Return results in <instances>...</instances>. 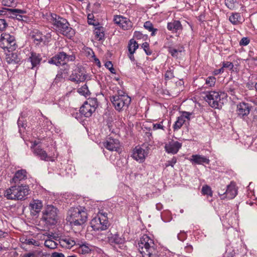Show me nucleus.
Listing matches in <instances>:
<instances>
[{"instance_id":"f257e3e1","label":"nucleus","mask_w":257,"mask_h":257,"mask_svg":"<svg viewBox=\"0 0 257 257\" xmlns=\"http://www.w3.org/2000/svg\"><path fill=\"white\" fill-rule=\"evenodd\" d=\"M67 220L72 226H81L87 220V214L85 207L78 206L71 207L67 213Z\"/></svg>"},{"instance_id":"f03ea898","label":"nucleus","mask_w":257,"mask_h":257,"mask_svg":"<svg viewBox=\"0 0 257 257\" xmlns=\"http://www.w3.org/2000/svg\"><path fill=\"white\" fill-rule=\"evenodd\" d=\"M139 249L143 257H158V251L154 241L147 235H144L138 243Z\"/></svg>"},{"instance_id":"7ed1b4c3","label":"nucleus","mask_w":257,"mask_h":257,"mask_svg":"<svg viewBox=\"0 0 257 257\" xmlns=\"http://www.w3.org/2000/svg\"><path fill=\"white\" fill-rule=\"evenodd\" d=\"M30 191L28 185H15L7 189L4 195L9 200H22L26 199Z\"/></svg>"},{"instance_id":"20e7f679","label":"nucleus","mask_w":257,"mask_h":257,"mask_svg":"<svg viewBox=\"0 0 257 257\" xmlns=\"http://www.w3.org/2000/svg\"><path fill=\"white\" fill-rule=\"evenodd\" d=\"M52 16V24L56 30L67 37H71L74 34V30L69 26L67 21L61 17L54 15Z\"/></svg>"},{"instance_id":"39448f33","label":"nucleus","mask_w":257,"mask_h":257,"mask_svg":"<svg viewBox=\"0 0 257 257\" xmlns=\"http://www.w3.org/2000/svg\"><path fill=\"white\" fill-rule=\"evenodd\" d=\"M110 100L115 109L118 111H120L128 107L131 103V99L127 95L122 94L118 92V95L110 97Z\"/></svg>"},{"instance_id":"423d86ee","label":"nucleus","mask_w":257,"mask_h":257,"mask_svg":"<svg viewBox=\"0 0 257 257\" xmlns=\"http://www.w3.org/2000/svg\"><path fill=\"white\" fill-rule=\"evenodd\" d=\"M58 210L52 205H47L43 211L42 219L50 225L55 224L58 220Z\"/></svg>"},{"instance_id":"0eeeda50","label":"nucleus","mask_w":257,"mask_h":257,"mask_svg":"<svg viewBox=\"0 0 257 257\" xmlns=\"http://www.w3.org/2000/svg\"><path fill=\"white\" fill-rule=\"evenodd\" d=\"M222 93L211 91L207 93L206 101L208 104L214 108H219L222 107V102H221V95ZM223 94H224L223 93Z\"/></svg>"},{"instance_id":"6e6552de","label":"nucleus","mask_w":257,"mask_h":257,"mask_svg":"<svg viewBox=\"0 0 257 257\" xmlns=\"http://www.w3.org/2000/svg\"><path fill=\"white\" fill-rule=\"evenodd\" d=\"M86 78L87 75L84 68L81 65H77L73 69L69 80L76 83H79L84 82Z\"/></svg>"},{"instance_id":"1a4fd4ad","label":"nucleus","mask_w":257,"mask_h":257,"mask_svg":"<svg viewBox=\"0 0 257 257\" xmlns=\"http://www.w3.org/2000/svg\"><path fill=\"white\" fill-rule=\"evenodd\" d=\"M0 47L12 51L16 49V40L13 35L8 33H3L1 36Z\"/></svg>"},{"instance_id":"9d476101","label":"nucleus","mask_w":257,"mask_h":257,"mask_svg":"<svg viewBox=\"0 0 257 257\" xmlns=\"http://www.w3.org/2000/svg\"><path fill=\"white\" fill-rule=\"evenodd\" d=\"M75 59L74 55H68L64 52H61L51 58L49 60V63L58 66L65 64L67 61H73Z\"/></svg>"},{"instance_id":"9b49d317","label":"nucleus","mask_w":257,"mask_h":257,"mask_svg":"<svg viewBox=\"0 0 257 257\" xmlns=\"http://www.w3.org/2000/svg\"><path fill=\"white\" fill-rule=\"evenodd\" d=\"M96 99H88L80 108V112L85 117L91 116L92 113L95 112L96 107Z\"/></svg>"},{"instance_id":"f8f14e48","label":"nucleus","mask_w":257,"mask_h":257,"mask_svg":"<svg viewBox=\"0 0 257 257\" xmlns=\"http://www.w3.org/2000/svg\"><path fill=\"white\" fill-rule=\"evenodd\" d=\"M33 149L34 153L40 158L41 160L45 161L52 162L54 161V157L51 156L50 155H48L40 146H37V144L36 143L34 144Z\"/></svg>"},{"instance_id":"ddd939ff","label":"nucleus","mask_w":257,"mask_h":257,"mask_svg":"<svg viewBox=\"0 0 257 257\" xmlns=\"http://www.w3.org/2000/svg\"><path fill=\"white\" fill-rule=\"evenodd\" d=\"M97 217L99 220L100 225L97 226V230H106L109 225L107 218V213L99 211L97 213Z\"/></svg>"},{"instance_id":"4468645a","label":"nucleus","mask_w":257,"mask_h":257,"mask_svg":"<svg viewBox=\"0 0 257 257\" xmlns=\"http://www.w3.org/2000/svg\"><path fill=\"white\" fill-rule=\"evenodd\" d=\"M43 207L42 202L38 199H33L29 204L31 213L33 216L37 215Z\"/></svg>"},{"instance_id":"2eb2a0df","label":"nucleus","mask_w":257,"mask_h":257,"mask_svg":"<svg viewBox=\"0 0 257 257\" xmlns=\"http://www.w3.org/2000/svg\"><path fill=\"white\" fill-rule=\"evenodd\" d=\"M103 146L109 151H117L119 148V142L117 139L108 138L103 143Z\"/></svg>"},{"instance_id":"dca6fc26","label":"nucleus","mask_w":257,"mask_h":257,"mask_svg":"<svg viewBox=\"0 0 257 257\" xmlns=\"http://www.w3.org/2000/svg\"><path fill=\"white\" fill-rule=\"evenodd\" d=\"M181 147V143L172 140L165 145V149L167 153L175 154L178 152Z\"/></svg>"},{"instance_id":"f3484780","label":"nucleus","mask_w":257,"mask_h":257,"mask_svg":"<svg viewBox=\"0 0 257 257\" xmlns=\"http://www.w3.org/2000/svg\"><path fill=\"white\" fill-rule=\"evenodd\" d=\"M250 107L248 103L241 102L237 105L236 113L238 116L242 117L247 115L250 112Z\"/></svg>"},{"instance_id":"a211bd4d","label":"nucleus","mask_w":257,"mask_h":257,"mask_svg":"<svg viewBox=\"0 0 257 257\" xmlns=\"http://www.w3.org/2000/svg\"><path fill=\"white\" fill-rule=\"evenodd\" d=\"M147 155V153L139 146L136 147L132 155L133 158L137 161L143 162Z\"/></svg>"},{"instance_id":"6ab92c4d","label":"nucleus","mask_w":257,"mask_h":257,"mask_svg":"<svg viewBox=\"0 0 257 257\" xmlns=\"http://www.w3.org/2000/svg\"><path fill=\"white\" fill-rule=\"evenodd\" d=\"M237 189L235 187V183L231 182V183L227 186V189L225 192L223 191L219 192L220 195H224L225 194V197L231 199L234 198L237 195Z\"/></svg>"},{"instance_id":"aec40b11","label":"nucleus","mask_w":257,"mask_h":257,"mask_svg":"<svg viewBox=\"0 0 257 257\" xmlns=\"http://www.w3.org/2000/svg\"><path fill=\"white\" fill-rule=\"evenodd\" d=\"M191 114V113L188 112H183L182 114L178 117L177 121L174 124L173 127L174 130L180 128L186 120H189Z\"/></svg>"},{"instance_id":"412c9836","label":"nucleus","mask_w":257,"mask_h":257,"mask_svg":"<svg viewBox=\"0 0 257 257\" xmlns=\"http://www.w3.org/2000/svg\"><path fill=\"white\" fill-rule=\"evenodd\" d=\"M27 178V172L25 170H20L17 171L14 177L12 179V181L15 183H17L21 181L25 180Z\"/></svg>"},{"instance_id":"4be33fe9","label":"nucleus","mask_w":257,"mask_h":257,"mask_svg":"<svg viewBox=\"0 0 257 257\" xmlns=\"http://www.w3.org/2000/svg\"><path fill=\"white\" fill-rule=\"evenodd\" d=\"M167 28L170 31L177 33L179 31H182L183 27L180 21L175 20L168 23Z\"/></svg>"},{"instance_id":"5701e85b","label":"nucleus","mask_w":257,"mask_h":257,"mask_svg":"<svg viewBox=\"0 0 257 257\" xmlns=\"http://www.w3.org/2000/svg\"><path fill=\"white\" fill-rule=\"evenodd\" d=\"M191 161L194 162L196 164L199 165L203 164V163L207 164L209 163V160L208 159L199 155H192Z\"/></svg>"},{"instance_id":"b1692460","label":"nucleus","mask_w":257,"mask_h":257,"mask_svg":"<svg viewBox=\"0 0 257 257\" xmlns=\"http://www.w3.org/2000/svg\"><path fill=\"white\" fill-rule=\"evenodd\" d=\"M41 59L42 58L40 54L33 52H31V56L29 58V60L31 62V64L32 65V68H33L39 64Z\"/></svg>"},{"instance_id":"393cba45","label":"nucleus","mask_w":257,"mask_h":257,"mask_svg":"<svg viewBox=\"0 0 257 257\" xmlns=\"http://www.w3.org/2000/svg\"><path fill=\"white\" fill-rule=\"evenodd\" d=\"M31 36L37 45L40 44L43 40V34L38 30L33 31L31 34Z\"/></svg>"},{"instance_id":"a878e982","label":"nucleus","mask_w":257,"mask_h":257,"mask_svg":"<svg viewBox=\"0 0 257 257\" xmlns=\"http://www.w3.org/2000/svg\"><path fill=\"white\" fill-rule=\"evenodd\" d=\"M109 241L111 243H114L115 244H122L124 242V240L123 238L119 236V234L115 233L112 235L110 237H108Z\"/></svg>"},{"instance_id":"bb28decb","label":"nucleus","mask_w":257,"mask_h":257,"mask_svg":"<svg viewBox=\"0 0 257 257\" xmlns=\"http://www.w3.org/2000/svg\"><path fill=\"white\" fill-rule=\"evenodd\" d=\"M168 48L169 52L171 54V56L174 57H177L178 53L184 51V47L182 46L178 47L177 49L170 46Z\"/></svg>"},{"instance_id":"cd10ccee","label":"nucleus","mask_w":257,"mask_h":257,"mask_svg":"<svg viewBox=\"0 0 257 257\" xmlns=\"http://www.w3.org/2000/svg\"><path fill=\"white\" fill-rule=\"evenodd\" d=\"M230 22L233 25H237L241 23V17L238 13L232 14L229 19Z\"/></svg>"},{"instance_id":"c85d7f7f","label":"nucleus","mask_w":257,"mask_h":257,"mask_svg":"<svg viewBox=\"0 0 257 257\" xmlns=\"http://www.w3.org/2000/svg\"><path fill=\"white\" fill-rule=\"evenodd\" d=\"M105 28L100 26L99 23H97V39L98 40H103L105 39Z\"/></svg>"},{"instance_id":"c756f323","label":"nucleus","mask_w":257,"mask_h":257,"mask_svg":"<svg viewBox=\"0 0 257 257\" xmlns=\"http://www.w3.org/2000/svg\"><path fill=\"white\" fill-rule=\"evenodd\" d=\"M9 11L11 12L13 15L16 16L17 19L19 21L23 20V16L20 14H25L26 13L25 11L20 9H9Z\"/></svg>"},{"instance_id":"7c9ffc66","label":"nucleus","mask_w":257,"mask_h":257,"mask_svg":"<svg viewBox=\"0 0 257 257\" xmlns=\"http://www.w3.org/2000/svg\"><path fill=\"white\" fill-rule=\"evenodd\" d=\"M85 55L90 59L91 61H96V58L95 55V53L93 51L89 48H86L84 50Z\"/></svg>"},{"instance_id":"2f4dec72","label":"nucleus","mask_w":257,"mask_h":257,"mask_svg":"<svg viewBox=\"0 0 257 257\" xmlns=\"http://www.w3.org/2000/svg\"><path fill=\"white\" fill-rule=\"evenodd\" d=\"M138 43L133 39L130 41L128 49L130 53H134L136 50L138 48Z\"/></svg>"},{"instance_id":"473e14b6","label":"nucleus","mask_w":257,"mask_h":257,"mask_svg":"<svg viewBox=\"0 0 257 257\" xmlns=\"http://www.w3.org/2000/svg\"><path fill=\"white\" fill-rule=\"evenodd\" d=\"M144 26L146 29L149 30L150 32H152V36L155 35V32L157 31V29L154 28L152 23L150 21L145 22Z\"/></svg>"},{"instance_id":"72a5a7b5","label":"nucleus","mask_w":257,"mask_h":257,"mask_svg":"<svg viewBox=\"0 0 257 257\" xmlns=\"http://www.w3.org/2000/svg\"><path fill=\"white\" fill-rule=\"evenodd\" d=\"M77 91L79 94L85 97H87L89 95V91L88 90L87 86L86 84L78 88Z\"/></svg>"},{"instance_id":"f704fd0d","label":"nucleus","mask_w":257,"mask_h":257,"mask_svg":"<svg viewBox=\"0 0 257 257\" xmlns=\"http://www.w3.org/2000/svg\"><path fill=\"white\" fill-rule=\"evenodd\" d=\"M44 244L46 247L50 249H55L57 246V243L52 239L46 240Z\"/></svg>"},{"instance_id":"c9c22d12","label":"nucleus","mask_w":257,"mask_h":257,"mask_svg":"<svg viewBox=\"0 0 257 257\" xmlns=\"http://www.w3.org/2000/svg\"><path fill=\"white\" fill-rule=\"evenodd\" d=\"M126 18L120 16H115L113 18V21L115 24L121 27L122 24L124 23V20H126Z\"/></svg>"},{"instance_id":"e433bc0d","label":"nucleus","mask_w":257,"mask_h":257,"mask_svg":"<svg viewBox=\"0 0 257 257\" xmlns=\"http://www.w3.org/2000/svg\"><path fill=\"white\" fill-rule=\"evenodd\" d=\"M93 14H89L87 16V22L89 25H93L94 27V29L96 30V20Z\"/></svg>"},{"instance_id":"4c0bfd02","label":"nucleus","mask_w":257,"mask_h":257,"mask_svg":"<svg viewBox=\"0 0 257 257\" xmlns=\"http://www.w3.org/2000/svg\"><path fill=\"white\" fill-rule=\"evenodd\" d=\"M124 23H123V24H122L120 27L124 30H127L131 29L133 27L132 23L130 21V20H128L127 18L126 19V20H124Z\"/></svg>"},{"instance_id":"58836bf2","label":"nucleus","mask_w":257,"mask_h":257,"mask_svg":"<svg viewBox=\"0 0 257 257\" xmlns=\"http://www.w3.org/2000/svg\"><path fill=\"white\" fill-rule=\"evenodd\" d=\"M202 193L204 195H207L210 196L212 195V192L211 188L207 185H204L202 187Z\"/></svg>"},{"instance_id":"ea45409f","label":"nucleus","mask_w":257,"mask_h":257,"mask_svg":"<svg viewBox=\"0 0 257 257\" xmlns=\"http://www.w3.org/2000/svg\"><path fill=\"white\" fill-rule=\"evenodd\" d=\"M24 239V241H22V242L24 243H25L26 244H29V245H31V244H32V245H34L35 246H39V242L38 241H36L33 239H24L23 238V240Z\"/></svg>"},{"instance_id":"a19ab883","label":"nucleus","mask_w":257,"mask_h":257,"mask_svg":"<svg viewBox=\"0 0 257 257\" xmlns=\"http://www.w3.org/2000/svg\"><path fill=\"white\" fill-rule=\"evenodd\" d=\"M225 6L230 10H233L235 8V0H225Z\"/></svg>"},{"instance_id":"79ce46f5","label":"nucleus","mask_w":257,"mask_h":257,"mask_svg":"<svg viewBox=\"0 0 257 257\" xmlns=\"http://www.w3.org/2000/svg\"><path fill=\"white\" fill-rule=\"evenodd\" d=\"M216 82V78L213 76H210L207 78L206 84L211 87L214 85Z\"/></svg>"},{"instance_id":"37998d69","label":"nucleus","mask_w":257,"mask_h":257,"mask_svg":"<svg viewBox=\"0 0 257 257\" xmlns=\"http://www.w3.org/2000/svg\"><path fill=\"white\" fill-rule=\"evenodd\" d=\"M174 77V73L173 70H171V69H169V70H168L165 74V78L166 80L171 79Z\"/></svg>"},{"instance_id":"c03bdc74","label":"nucleus","mask_w":257,"mask_h":257,"mask_svg":"<svg viewBox=\"0 0 257 257\" xmlns=\"http://www.w3.org/2000/svg\"><path fill=\"white\" fill-rule=\"evenodd\" d=\"M142 47L144 49L147 55H150L152 54V51L149 50V45L148 43H144L142 44Z\"/></svg>"},{"instance_id":"a18cd8bd","label":"nucleus","mask_w":257,"mask_h":257,"mask_svg":"<svg viewBox=\"0 0 257 257\" xmlns=\"http://www.w3.org/2000/svg\"><path fill=\"white\" fill-rule=\"evenodd\" d=\"M105 66L112 73H115V69L113 68L111 61H107L105 64Z\"/></svg>"},{"instance_id":"49530a36","label":"nucleus","mask_w":257,"mask_h":257,"mask_svg":"<svg viewBox=\"0 0 257 257\" xmlns=\"http://www.w3.org/2000/svg\"><path fill=\"white\" fill-rule=\"evenodd\" d=\"M163 121L160 122L159 123H154L153 124V130H157L158 129H161L163 130H164V126L163 125Z\"/></svg>"},{"instance_id":"de8ad7c7","label":"nucleus","mask_w":257,"mask_h":257,"mask_svg":"<svg viewBox=\"0 0 257 257\" xmlns=\"http://www.w3.org/2000/svg\"><path fill=\"white\" fill-rule=\"evenodd\" d=\"M3 5L8 7H13L14 5V0H3Z\"/></svg>"},{"instance_id":"09e8293b","label":"nucleus","mask_w":257,"mask_h":257,"mask_svg":"<svg viewBox=\"0 0 257 257\" xmlns=\"http://www.w3.org/2000/svg\"><path fill=\"white\" fill-rule=\"evenodd\" d=\"M64 241L69 246H73L76 244L75 240L72 238H65L64 239Z\"/></svg>"},{"instance_id":"8fccbe9b","label":"nucleus","mask_w":257,"mask_h":257,"mask_svg":"<svg viewBox=\"0 0 257 257\" xmlns=\"http://www.w3.org/2000/svg\"><path fill=\"white\" fill-rule=\"evenodd\" d=\"M7 26V24L6 20L4 19H0V31H4Z\"/></svg>"},{"instance_id":"3c124183","label":"nucleus","mask_w":257,"mask_h":257,"mask_svg":"<svg viewBox=\"0 0 257 257\" xmlns=\"http://www.w3.org/2000/svg\"><path fill=\"white\" fill-rule=\"evenodd\" d=\"M96 220L95 219V217H94L90 222V225L89 226V228L91 229V230H94V231L95 230V229L96 228Z\"/></svg>"},{"instance_id":"603ef678","label":"nucleus","mask_w":257,"mask_h":257,"mask_svg":"<svg viewBox=\"0 0 257 257\" xmlns=\"http://www.w3.org/2000/svg\"><path fill=\"white\" fill-rule=\"evenodd\" d=\"M51 38V35L50 34V33H47L46 35L43 36V40L42 42L44 44L46 43H48L50 41Z\"/></svg>"},{"instance_id":"864d4df0","label":"nucleus","mask_w":257,"mask_h":257,"mask_svg":"<svg viewBox=\"0 0 257 257\" xmlns=\"http://www.w3.org/2000/svg\"><path fill=\"white\" fill-rule=\"evenodd\" d=\"M249 43V40L247 38L244 37L241 39V40H240V41L239 42V44L240 45L246 46L247 44H248Z\"/></svg>"},{"instance_id":"5fc2aeb1","label":"nucleus","mask_w":257,"mask_h":257,"mask_svg":"<svg viewBox=\"0 0 257 257\" xmlns=\"http://www.w3.org/2000/svg\"><path fill=\"white\" fill-rule=\"evenodd\" d=\"M233 67L232 63L230 62H224L223 63V68H228L230 69H232Z\"/></svg>"},{"instance_id":"6e6d98bb","label":"nucleus","mask_w":257,"mask_h":257,"mask_svg":"<svg viewBox=\"0 0 257 257\" xmlns=\"http://www.w3.org/2000/svg\"><path fill=\"white\" fill-rule=\"evenodd\" d=\"M177 160L175 158H173L171 161H169L168 162V164L166 165V167L169 166H171L172 167L174 166V165L176 163Z\"/></svg>"},{"instance_id":"4d7b16f0","label":"nucleus","mask_w":257,"mask_h":257,"mask_svg":"<svg viewBox=\"0 0 257 257\" xmlns=\"http://www.w3.org/2000/svg\"><path fill=\"white\" fill-rule=\"evenodd\" d=\"M66 73H67V72H66V73H62V72H60V73H59L57 75V76H56V78H64L65 76H66Z\"/></svg>"},{"instance_id":"13d9d810","label":"nucleus","mask_w":257,"mask_h":257,"mask_svg":"<svg viewBox=\"0 0 257 257\" xmlns=\"http://www.w3.org/2000/svg\"><path fill=\"white\" fill-rule=\"evenodd\" d=\"M234 253L233 252H226L223 257H234Z\"/></svg>"},{"instance_id":"bf43d9fd","label":"nucleus","mask_w":257,"mask_h":257,"mask_svg":"<svg viewBox=\"0 0 257 257\" xmlns=\"http://www.w3.org/2000/svg\"><path fill=\"white\" fill-rule=\"evenodd\" d=\"M53 257H65L64 255L62 253L55 252L53 254Z\"/></svg>"},{"instance_id":"052dcab7","label":"nucleus","mask_w":257,"mask_h":257,"mask_svg":"<svg viewBox=\"0 0 257 257\" xmlns=\"http://www.w3.org/2000/svg\"><path fill=\"white\" fill-rule=\"evenodd\" d=\"M156 206L157 209L158 210H161L163 208V205L160 203H157Z\"/></svg>"},{"instance_id":"680f3d73","label":"nucleus","mask_w":257,"mask_h":257,"mask_svg":"<svg viewBox=\"0 0 257 257\" xmlns=\"http://www.w3.org/2000/svg\"><path fill=\"white\" fill-rule=\"evenodd\" d=\"M135 36L137 39H141L142 37V34H141L140 32H136L135 33Z\"/></svg>"},{"instance_id":"e2e57ef3","label":"nucleus","mask_w":257,"mask_h":257,"mask_svg":"<svg viewBox=\"0 0 257 257\" xmlns=\"http://www.w3.org/2000/svg\"><path fill=\"white\" fill-rule=\"evenodd\" d=\"M227 92L231 95H234V89L231 88H228Z\"/></svg>"},{"instance_id":"0e129e2a","label":"nucleus","mask_w":257,"mask_h":257,"mask_svg":"<svg viewBox=\"0 0 257 257\" xmlns=\"http://www.w3.org/2000/svg\"><path fill=\"white\" fill-rule=\"evenodd\" d=\"M133 54H134V53H129V54L128 55V56L129 58L132 61H134L135 60V58H134V56Z\"/></svg>"},{"instance_id":"69168bd1","label":"nucleus","mask_w":257,"mask_h":257,"mask_svg":"<svg viewBox=\"0 0 257 257\" xmlns=\"http://www.w3.org/2000/svg\"><path fill=\"white\" fill-rule=\"evenodd\" d=\"M24 257H35V255L33 253H29L24 255Z\"/></svg>"},{"instance_id":"338daca9","label":"nucleus","mask_w":257,"mask_h":257,"mask_svg":"<svg viewBox=\"0 0 257 257\" xmlns=\"http://www.w3.org/2000/svg\"><path fill=\"white\" fill-rule=\"evenodd\" d=\"M83 249L84 250L85 252H88L89 251V248L85 245H82L81 246Z\"/></svg>"},{"instance_id":"774afa93","label":"nucleus","mask_w":257,"mask_h":257,"mask_svg":"<svg viewBox=\"0 0 257 257\" xmlns=\"http://www.w3.org/2000/svg\"><path fill=\"white\" fill-rule=\"evenodd\" d=\"M102 12V15H101V17H104V18H106V15H105V12Z\"/></svg>"}]
</instances>
